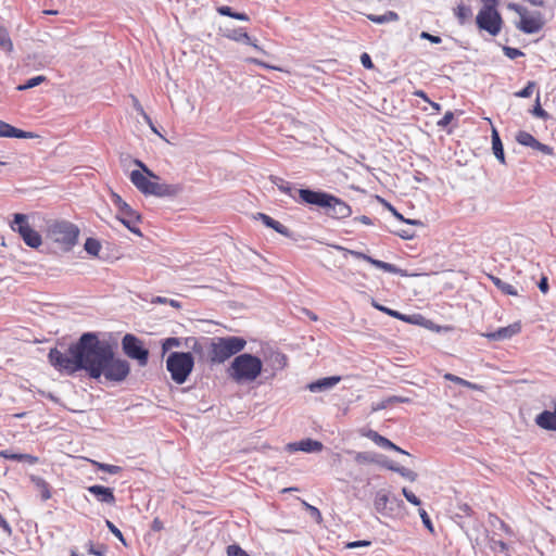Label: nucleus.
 Instances as JSON below:
<instances>
[{
    "mask_svg": "<svg viewBox=\"0 0 556 556\" xmlns=\"http://www.w3.org/2000/svg\"><path fill=\"white\" fill-rule=\"evenodd\" d=\"M323 447L324 445L320 441L309 438L287 444V451L289 452L302 451L305 453H315L320 452Z\"/></svg>",
    "mask_w": 556,
    "mask_h": 556,
    "instance_id": "dca6fc26",
    "label": "nucleus"
},
{
    "mask_svg": "<svg viewBox=\"0 0 556 556\" xmlns=\"http://www.w3.org/2000/svg\"><path fill=\"white\" fill-rule=\"evenodd\" d=\"M45 80H46V77L42 75L31 77L24 85H20L17 87V90H27V89L34 88V87L40 85Z\"/></svg>",
    "mask_w": 556,
    "mask_h": 556,
    "instance_id": "4c0bfd02",
    "label": "nucleus"
},
{
    "mask_svg": "<svg viewBox=\"0 0 556 556\" xmlns=\"http://www.w3.org/2000/svg\"><path fill=\"white\" fill-rule=\"evenodd\" d=\"M0 48L8 52L13 49V43L10 39L9 33L2 26H0Z\"/></svg>",
    "mask_w": 556,
    "mask_h": 556,
    "instance_id": "f704fd0d",
    "label": "nucleus"
},
{
    "mask_svg": "<svg viewBox=\"0 0 556 556\" xmlns=\"http://www.w3.org/2000/svg\"><path fill=\"white\" fill-rule=\"evenodd\" d=\"M420 38L425 39V40H428V41H430L432 43H435V45H438V43H440L442 41L440 36L432 35V34H430L428 31H421Z\"/></svg>",
    "mask_w": 556,
    "mask_h": 556,
    "instance_id": "680f3d73",
    "label": "nucleus"
},
{
    "mask_svg": "<svg viewBox=\"0 0 556 556\" xmlns=\"http://www.w3.org/2000/svg\"><path fill=\"white\" fill-rule=\"evenodd\" d=\"M299 203L315 206L332 219H345L352 215V207L342 199L323 191L309 188L299 190Z\"/></svg>",
    "mask_w": 556,
    "mask_h": 556,
    "instance_id": "f03ea898",
    "label": "nucleus"
},
{
    "mask_svg": "<svg viewBox=\"0 0 556 556\" xmlns=\"http://www.w3.org/2000/svg\"><path fill=\"white\" fill-rule=\"evenodd\" d=\"M92 464H93V466L97 467V469H99L101 471H104V472H108L110 475H117V473H119L122 471V467L116 466V465L99 463V462H96V460H92Z\"/></svg>",
    "mask_w": 556,
    "mask_h": 556,
    "instance_id": "c9c22d12",
    "label": "nucleus"
},
{
    "mask_svg": "<svg viewBox=\"0 0 556 556\" xmlns=\"http://www.w3.org/2000/svg\"><path fill=\"white\" fill-rule=\"evenodd\" d=\"M263 362L253 354L243 353L235 356L228 368L229 377L238 382H252L262 374Z\"/></svg>",
    "mask_w": 556,
    "mask_h": 556,
    "instance_id": "20e7f679",
    "label": "nucleus"
},
{
    "mask_svg": "<svg viewBox=\"0 0 556 556\" xmlns=\"http://www.w3.org/2000/svg\"><path fill=\"white\" fill-rule=\"evenodd\" d=\"M516 141L521 146L530 147L533 149L538 139L534 136H532L530 132L520 130L516 135Z\"/></svg>",
    "mask_w": 556,
    "mask_h": 556,
    "instance_id": "473e14b6",
    "label": "nucleus"
},
{
    "mask_svg": "<svg viewBox=\"0 0 556 556\" xmlns=\"http://www.w3.org/2000/svg\"><path fill=\"white\" fill-rule=\"evenodd\" d=\"M341 380L340 376H330L311 382L307 388L311 392H323L330 390Z\"/></svg>",
    "mask_w": 556,
    "mask_h": 556,
    "instance_id": "4be33fe9",
    "label": "nucleus"
},
{
    "mask_svg": "<svg viewBox=\"0 0 556 556\" xmlns=\"http://www.w3.org/2000/svg\"><path fill=\"white\" fill-rule=\"evenodd\" d=\"M105 526L106 528L110 530V532L116 538L118 539L123 545L127 546V542L123 535V533L121 532V530L109 519L105 520Z\"/></svg>",
    "mask_w": 556,
    "mask_h": 556,
    "instance_id": "58836bf2",
    "label": "nucleus"
},
{
    "mask_svg": "<svg viewBox=\"0 0 556 556\" xmlns=\"http://www.w3.org/2000/svg\"><path fill=\"white\" fill-rule=\"evenodd\" d=\"M372 306L382 312V313H386L387 315L393 317V318H396L399 320H403V321H406V323H410V324H414L415 321L413 320V318L415 317V315H404L402 313H400L399 311H394V309H391L384 305H381L379 304L378 302H376L375 300H372Z\"/></svg>",
    "mask_w": 556,
    "mask_h": 556,
    "instance_id": "b1692460",
    "label": "nucleus"
},
{
    "mask_svg": "<svg viewBox=\"0 0 556 556\" xmlns=\"http://www.w3.org/2000/svg\"><path fill=\"white\" fill-rule=\"evenodd\" d=\"M361 63L362 65L366 68V70H372L374 68V63L371 61V58L368 53L364 52L362 55H361Z\"/></svg>",
    "mask_w": 556,
    "mask_h": 556,
    "instance_id": "69168bd1",
    "label": "nucleus"
},
{
    "mask_svg": "<svg viewBox=\"0 0 556 556\" xmlns=\"http://www.w3.org/2000/svg\"><path fill=\"white\" fill-rule=\"evenodd\" d=\"M11 229L17 232L29 248L37 249L42 243L40 233L30 227L28 216L25 214L15 213L13 215Z\"/></svg>",
    "mask_w": 556,
    "mask_h": 556,
    "instance_id": "6e6552de",
    "label": "nucleus"
},
{
    "mask_svg": "<svg viewBox=\"0 0 556 556\" xmlns=\"http://www.w3.org/2000/svg\"><path fill=\"white\" fill-rule=\"evenodd\" d=\"M339 250H343L345 251L346 253L351 254L352 256H354L355 258H358V260H363V261H366L369 263V260L371 256L363 253V252H359V251H354V250H349V249H344L342 247H337Z\"/></svg>",
    "mask_w": 556,
    "mask_h": 556,
    "instance_id": "603ef678",
    "label": "nucleus"
},
{
    "mask_svg": "<svg viewBox=\"0 0 556 556\" xmlns=\"http://www.w3.org/2000/svg\"><path fill=\"white\" fill-rule=\"evenodd\" d=\"M247 340L242 337H215L210 340L207 357L211 364H223L244 350Z\"/></svg>",
    "mask_w": 556,
    "mask_h": 556,
    "instance_id": "7ed1b4c3",
    "label": "nucleus"
},
{
    "mask_svg": "<svg viewBox=\"0 0 556 556\" xmlns=\"http://www.w3.org/2000/svg\"><path fill=\"white\" fill-rule=\"evenodd\" d=\"M308 514L317 523H321L323 516H321L320 510L317 507L308 506Z\"/></svg>",
    "mask_w": 556,
    "mask_h": 556,
    "instance_id": "bf43d9fd",
    "label": "nucleus"
},
{
    "mask_svg": "<svg viewBox=\"0 0 556 556\" xmlns=\"http://www.w3.org/2000/svg\"><path fill=\"white\" fill-rule=\"evenodd\" d=\"M349 454L354 456V460L359 465L365 464H377L378 463V453L376 452H355L348 451Z\"/></svg>",
    "mask_w": 556,
    "mask_h": 556,
    "instance_id": "a878e982",
    "label": "nucleus"
},
{
    "mask_svg": "<svg viewBox=\"0 0 556 556\" xmlns=\"http://www.w3.org/2000/svg\"><path fill=\"white\" fill-rule=\"evenodd\" d=\"M535 86V81L530 80L528 81L526 87L522 88L520 91L516 92L515 96L518 98H529L532 96Z\"/></svg>",
    "mask_w": 556,
    "mask_h": 556,
    "instance_id": "37998d69",
    "label": "nucleus"
},
{
    "mask_svg": "<svg viewBox=\"0 0 556 556\" xmlns=\"http://www.w3.org/2000/svg\"><path fill=\"white\" fill-rule=\"evenodd\" d=\"M0 137L30 139L35 138L36 135L34 132L22 130L3 121H0Z\"/></svg>",
    "mask_w": 556,
    "mask_h": 556,
    "instance_id": "f3484780",
    "label": "nucleus"
},
{
    "mask_svg": "<svg viewBox=\"0 0 556 556\" xmlns=\"http://www.w3.org/2000/svg\"><path fill=\"white\" fill-rule=\"evenodd\" d=\"M444 379L445 380H448L451 382H454L456 384H459V386H463V387H466L468 389H471V390H481V386L477 384V383H473V382H470L468 380H465L456 375H453V374H445L444 375Z\"/></svg>",
    "mask_w": 556,
    "mask_h": 556,
    "instance_id": "2f4dec72",
    "label": "nucleus"
},
{
    "mask_svg": "<svg viewBox=\"0 0 556 556\" xmlns=\"http://www.w3.org/2000/svg\"><path fill=\"white\" fill-rule=\"evenodd\" d=\"M402 493L403 495L405 496V498L413 505L415 506H420L421 505V501L419 500V497H417L412 491H409L408 489L406 488H403L402 489Z\"/></svg>",
    "mask_w": 556,
    "mask_h": 556,
    "instance_id": "09e8293b",
    "label": "nucleus"
},
{
    "mask_svg": "<svg viewBox=\"0 0 556 556\" xmlns=\"http://www.w3.org/2000/svg\"><path fill=\"white\" fill-rule=\"evenodd\" d=\"M369 264L391 274H400L402 276L404 275V271L401 268L396 267L395 265L380 260H376L374 257H370Z\"/></svg>",
    "mask_w": 556,
    "mask_h": 556,
    "instance_id": "c756f323",
    "label": "nucleus"
},
{
    "mask_svg": "<svg viewBox=\"0 0 556 556\" xmlns=\"http://www.w3.org/2000/svg\"><path fill=\"white\" fill-rule=\"evenodd\" d=\"M370 545H371L370 541L359 540V541L349 542L346 544V547L348 548H357V547H367V546H370Z\"/></svg>",
    "mask_w": 556,
    "mask_h": 556,
    "instance_id": "338daca9",
    "label": "nucleus"
},
{
    "mask_svg": "<svg viewBox=\"0 0 556 556\" xmlns=\"http://www.w3.org/2000/svg\"><path fill=\"white\" fill-rule=\"evenodd\" d=\"M182 344V341L180 338L176 337H169L162 341V352L166 353L173 348H179Z\"/></svg>",
    "mask_w": 556,
    "mask_h": 556,
    "instance_id": "e433bc0d",
    "label": "nucleus"
},
{
    "mask_svg": "<svg viewBox=\"0 0 556 556\" xmlns=\"http://www.w3.org/2000/svg\"><path fill=\"white\" fill-rule=\"evenodd\" d=\"M476 24L480 30H485L491 36H497L503 26L501 13L493 5L482 7L476 16Z\"/></svg>",
    "mask_w": 556,
    "mask_h": 556,
    "instance_id": "1a4fd4ad",
    "label": "nucleus"
},
{
    "mask_svg": "<svg viewBox=\"0 0 556 556\" xmlns=\"http://www.w3.org/2000/svg\"><path fill=\"white\" fill-rule=\"evenodd\" d=\"M0 456L5 459H12V460L20 462L21 453H13L10 450H4V451L0 452Z\"/></svg>",
    "mask_w": 556,
    "mask_h": 556,
    "instance_id": "e2e57ef3",
    "label": "nucleus"
},
{
    "mask_svg": "<svg viewBox=\"0 0 556 556\" xmlns=\"http://www.w3.org/2000/svg\"><path fill=\"white\" fill-rule=\"evenodd\" d=\"M489 278L494 283V286L497 289H500L504 294L513 295V296L518 295V290L513 285H510L506 281H503L501 278L493 276V275H489Z\"/></svg>",
    "mask_w": 556,
    "mask_h": 556,
    "instance_id": "bb28decb",
    "label": "nucleus"
},
{
    "mask_svg": "<svg viewBox=\"0 0 556 556\" xmlns=\"http://www.w3.org/2000/svg\"><path fill=\"white\" fill-rule=\"evenodd\" d=\"M130 181L132 185L144 195H151L154 188L155 181H151L146 174L139 169H135L130 173Z\"/></svg>",
    "mask_w": 556,
    "mask_h": 556,
    "instance_id": "2eb2a0df",
    "label": "nucleus"
},
{
    "mask_svg": "<svg viewBox=\"0 0 556 556\" xmlns=\"http://www.w3.org/2000/svg\"><path fill=\"white\" fill-rule=\"evenodd\" d=\"M521 331L520 321L513 323L506 327L498 328L495 331L488 332L484 334L490 341H504L513 338Z\"/></svg>",
    "mask_w": 556,
    "mask_h": 556,
    "instance_id": "4468645a",
    "label": "nucleus"
},
{
    "mask_svg": "<svg viewBox=\"0 0 556 556\" xmlns=\"http://www.w3.org/2000/svg\"><path fill=\"white\" fill-rule=\"evenodd\" d=\"M545 24L546 21L542 12H530L527 10V13L520 16V21L516 24V27L523 34L531 35L541 31Z\"/></svg>",
    "mask_w": 556,
    "mask_h": 556,
    "instance_id": "f8f14e48",
    "label": "nucleus"
},
{
    "mask_svg": "<svg viewBox=\"0 0 556 556\" xmlns=\"http://www.w3.org/2000/svg\"><path fill=\"white\" fill-rule=\"evenodd\" d=\"M377 465H379L380 467L386 468L388 470L394 471V472L399 466L396 463L388 459L386 456H383L381 454L378 455Z\"/></svg>",
    "mask_w": 556,
    "mask_h": 556,
    "instance_id": "79ce46f5",
    "label": "nucleus"
},
{
    "mask_svg": "<svg viewBox=\"0 0 556 556\" xmlns=\"http://www.w3.org/2000/svg\"><path fill=\"white\" fill-rule=\"evenodd\" d=\"M531 113L539 118L547 119L549 117L548 113L541 106L540 103V94L536 97L535 105L531 110Z\"/></svg>",
    "mask_w": 556,
    "mask_h": 556,
    "instance_id": "ea45409f",
    "label": "nucleus"
},
{
    "mask_svg": "<svg viewBox=\"0 0 556 556\" xmlns=\"http://www.w3.org/2000/svg\"><path fill=\"white\" fill-rule=\"evenodd\" d=\"M122 350L131 359L138 362V365L144 367L149 362V350L143 342L132 333H126L122 339Z\"/></svg>",
    "mask_w": 556,
    "mask_h": 556,
    "instance_id": "9d476101",
    "label": "nucleus"
},
{
    "mask_svg": "<svg viewBox=\"0 0 556 556\" xmlns=\"http://www.w3.org/2000/svg\"><path fill=\"white\" fill-rule=\"evenodd\" d=\"M84 248L88 254L97 256L101 250V243L98 239L87 238Z\"/></svg>",
    "mask_w": 556,
    "mask_h": 556,
    "instance_id": "72a5a7b5",
    "label": "nucleus"
},
{
    "mask_svg": "<svg viewBox=\"0 0 556 556\" xmlns=\"http://www.w3.org/2000/svg\"><path fill=\"white\" fill-rule=\"evenodd\" d=\"M269 180L273 185H275L281 192L286 189L289 181L285 180L283 178L275 175L269 176Z\"/></svg>",
    "mask_w": 556,
    "mask_h": 556,
    "instance_id": "3c124183",
    "label": "nucleus"
},
{
    "mask_svg": "<svg viewBox=\"0 0 556 556\" xmlns=\"http://www.w3.org/2000/svg\"><path fill=\"white\" fill-rule=\"evenodd\" d=\"M222 35L230 40L237 41V42H243L247 45L252 46L255 50L261 51L263 53L264 50L261 49L256 43L255 40H253L249 34L243 28H220Z\"/></svg>",
    "mask_w": 556,
    "mask_h": 556,
    "instance_id": "ddd939ff",
    "label": "nucleus"
},
{
    "mask_svg": "<svg viewBox=\"0 0 556 556\" xmlns=\"http://www.w3.org/2000/svg\"><path fill=\"white\" fill-rule=\"evenodd\" d=\"M454 14L457 17L458 23L464 25L472 16V10L470 7L460 3L454 10Z\"/></svg>",
    "mask_w": 556,
    "mask_h": 556,
    "instance_id": "7c9ffc66",
    "label": "nucleus"
},
{
    "mask_svg": "<svg viewBox=\"0 0 556 556\" xmlns=\"http://www.w3.org/2000/svg\"><path fill=\"white\" fill-rule=\"evenodd\" d=\"M30 481L40 491L41 500L43 502L51 497L50 485L43 478L39 476H30Z\"/></svg>",
    "mask_w": 556,
    "mask_h": 556,
    "instance_id": "cd10ccee",
    "label": "nucleus"
},
{
    "mask_svg": "<svg viewBox=\"0 0 556 556\" xmlns=\"http://www.w3.org/2000/svg\"><path fill=\"white\" fill-rule=\"evenodd\" d=\"M88 552L92 555H96V556H105V553H106V546L105 545H100L99 547H94L92 542H89L88 543Z\"/></svg>",
    "mask_w": 556,
    "mask_h": 556,
    "instance_id": "864d4df0",
    "label": "nucleus"
},
{
    "mask_svg": "<svg viewBox=\"0 0 556 556\" xmlns=\"http://www.w3.org/2000/svg\"><path fill=\"white\" fill-rule=\"evenodd\" d=\"M48 361L61 374L73 376L84 370L96 380L103 376L108 381L122 382L130 372L129 363L115 357L113 348L100 341L97 332H84L65 352L58 348L50 349Z\"/></svg>",
    "mask_w": 556,
    "mask_h": 556,
    "instance_id": "f257e3e1",
    "label": "nucleus"
},
{
    "mask_svg": "<svg viewBox=\"0 0 556 556\" xmlns=\"http://www.w3.org/2000/svg\"><path fill=\"white\" fill-rule=\"evenodd\" d=\"M112 201L118 208L117 219L132 233L141 237V230L137 224L141 222V215L135 211L122 197L115 192L112 193Z\"/></svg>",
    "mask_w": 556,
    "mask_h": 556,
    "instance_id": "0eeeda50",
    "label": "nucleus"
},
{
    "mask_svg": "<svg viewBox=\"0 0 556 556\" xmlns=\"http://www.w3.org/2000/svg\"><path fill=\"white\" fill-rule=\"evenodd\" d=\"M255 218L262 220V223L266 227L274 229L276 232H278L287 238L291 237L290 229L288 227H286L285 225H282L281 223H279L278 220L270 217L269 215L264 214V213H257Z\"/></svg>",
    "mask_w": 556,
    "mask_h": 556,
    "instance_id": "412c9836",
    "label": "nucleus"
},
{
    "mask_svg": "<svg viewBox=\"0 0 556 556\" xmlns=\"http://www.w3.org/2000/svg\"><path fill=\"white\" fill-rule=\"evenodd\" d=\"M534 150L540 151L541 153L545 155H553L554 149L545 143L540 142L539 140L535 142V146L533 147Z\"/></svg>",
    "mask_w": 556,
    "mask_h": 556,
    "instance_id": "5fc2aeb1",
    "label": "nucleus"
},
{
    "mask_svg": "<svg viewBox=\"0 0 556 556\" xmlns=\"http://www.w3.org/2000/svg\"><path fill=\"white\" fill-rule=\"evenodd\" d=\"M367 18L376 24H384L389 22H395L399 21L400 16L394 11H387L384 14L376 15V14H368Z\"/></svg>",
    "mask_w": 556,
    "mask_h": 556,
    "instance_id": "c85d7f7f",
    "label": "nucleus"
},
{
    "mask_svg": "<svg viewBox=\"0 0 556 556\" xmlns=\"http://www.w3.org/2000/svg\"><path fill=\"white\" fill-rule=\"evenodd\" d=\"M131 98H132V103H134L135 110L143 117V119L148 124H151V117L146 113V111L143 110V108L140 104L139 100L136 97H134V96Z\"/></svg>",
    "mask_w": 556,
    "mask_h": 556,
    "instance_id": "8fccbe9b",
    "label": "nucleus"
},
{
    "mask_svg": "<svg viewBox=\"0 0 556 556\" xmlns=\"http://www.w3.org/2000/svg\"><path fill=\"white\" fill-rule=\"evenodd\" d=\"M492 150L495 155V157L502 163L505 164V153H504V147L500 137L498 131L495 127L492 128Z\"/></svg>",
    "mask_w": 556,
    "mask_h": 556,
    "instance_id": "5701e85b",
    "label": "nucleus"
},
{
    "mask_svg": "<svg viewBox=\"0 0 556 556\" xmlns=\"http://www.w3.org/2000/svg\"><path fill=\"white\" fill-rule=\"evenodd\" d=\"M535 422L545 430L556 431V400L554 401V410H543L536 416Z\"/></svg>",
    "mask_w": 556,
    "mask_h": 556,
    "instance_id": "6ab92c4d",
    "label": "nucleus"
},
{
    "mask_svg": "<svg viewBox=\"0 0 556 556\" xmlns=\"http://www.w3.org/2000/svg\"><path fill=\"white\" fill-rule=\"evenodd\" d=\"M362 435L368 438L375 444H377L378 446H380L382 448L389 450V447H394V443L392 441H390L388 438L379 434L375 430L369 429V430L363 432Z\"/></svg>",
    "mask_w": 556,
    "mask_h": 556,
    "instance_id": "393cba45",
    "label": "nucleus"
},
{
    "mask_svg": "<svg viewBox=\"0 0 556 556\" xmlns=\"http://www.w3.org/2000/svg\"><path fill=\"white\" fill-rule=\"evenodd\" d=\"M182 190H184V187L179 184L168 185V184L155 182L151 195H155L159 198L176 197L179 193H181Z\"/></svg>",
    "mask_w": 556,
    "mask_h": 556,
    "instance_id": "aec40b11",
    "label": "nucleus"
},
{
    "mask_svg": "<svg viewBox=\"0 0 556 556\" xmlns=\"http://www.w3.org/2000/svg\"><path fill=\"white\" fill-rule=\"evenodd\" d=\"M87 490L101 503L113 505L116 501L113 489L111 488L93 484L88 486Z\"/></svg>",
    "mask_w": 556,
    "mask_h": 556,
    "instance_id": "a211bd4d",
    "label": "nucleus"
},
{
    "mask_svg": "<svg viewBox=\"0 0 556 556\" xmlns=\"http://www.w3.org/2000/svg\"><path fill=\"white\" fill-rule=\"evenodd\" d=\"M507 8H508V10L514 11L515 13H517L519 15V17L521 15H525V13H527V10H528L526 7L520 5L518 3H514V2H509L507 4Z\"/></svg>",
    "mask_w": 556,
    "mask_h": 556,
    "instance_id": "4d7b16f0",
    "label": "nucleus"
},
{
    "mask_svg": "<svg viewBox=\"0 0 556 556\" xmlns=\"http://www.w3.org/2000/svg\"><path fill=\"white\" fill-rule=\"evenodd\" d=\"M274 362L278 364V368L282 369L287 366V356L282 353H276L274 356Z\"/></svg>",
    "mask_w": 556,
    "mask_h": 556,
    "instance_id": "0e129e2a",
    "label": "nucleus"
},
{
    "mask_svg": "<svg viewBox=\"0 0 556 556\" xmlns=\"http://www.w3.org/2000/svg\"><path fill=\"white\" fill-rule=\"evenodd\" d=\"M454 118V113L451 111H447L444 116L438 121L437 125L441 128H445Z\"/></svg>",
    "mask_w": 556,
    "mask_h": 556,
    "instance_id": "6e6d98bb",
    "label": "nucleus"
},
{
    "mask_svg": "<svg viewBox=\"0 0 556 556\" xmlns=\"http://www.w3.org/2000/svg\"><path fill=\"white\" fill-rule=\"evenodd\" d=\"M538 288L544 294L548 292L549 286H548V279L546 276L541 277V279L538 282Z\"/></svg>",
    "mask_w": 556,
    "mask_h": 556,
    "instance_id": "774afa93",
    "label": "nucleus"
},
{
    "mask_svg": "<svg viewBox=\"0 0 556 556\" xmlns=\"http://www.w3.org/2000/svg\"><path fill=\"white\" fill-rule=\"evenodd\" d=\"M418 513H419V516L421 518V521L424 523V526L431 532L433 533V525H432V521L428 515V513L424 509V508H419L418 509Z\"/></svg>",
    "mask_w": 556,
    "mask_h": 556,
    "instance_id": "de8ad7c7",
    "label": "nucleus"
},
{
    "mask_svg": "<svg viewBox=\"0 0 556 556\" xmlns=\"http://www.w3.org/2000/svg\"><path fill=\"white\" fill-rule=\"evenodd\" d=\"M395 472L401 475L403 478L409 480L410 482L416 481L418 477V475L415 471L400 465L397 466Z\"/></svg>",
    "mask_w": 556,
    "mask_h": 556,
    "instance_id": "a19ab883",
    "label": "nucleus"
},
{
    "mask_svg": "<svg viewBox=\"0 0 556 556\" xmlns=\"http://www.w3.org/2000/svg\"><path fill=\"white\" fill-rule=\"evenodd\" d=\"M374 506L382 516L394 517L404 508V502L397 496L390 495L384 490H380L375 495Z\"/></svg>",
    "mask_w": 556,
    "mask_h": 556,
    "instance_id": "9b49d317",
    "label": "nucleus"
},
{
    "mask_svg": "<svg viewBox=\"0 0 556 556\" xmlns=\"http://www.w3.org/2000/svg\"><path fill=\"white\" fill-rule=\"evenodd\" d=\"M227 556H250L244 549L237 544L227 546Z\"/></svg>",
    "mask_w": 556,
    "mask_h": 556,
    "instance_id": "49530a36",
    "label": "nucleus"
},
{
    "mask_svg": "<svg viewBox=\"0 0 556 556\" xmlns=\"http://www.w3.org/2000/svg\"><path fill=\"white\" fill-rule=\"evenodd\" d=\"M216 11L218 14L223 15V16H229L231 18H233L235 16V11L228 7V5H220V7H217L216 8Z\"/></svg>",
    "mask_w": 556,
    "mask_h": 556,
    "instance_id": "052dcab7",
    "label": "nucleus"
},
{
    "mask_svg": "<svg viewBox=\"0 0 556 556\" xmlns=\"http://www.w3.org/2000/svg\"><path fill=\"white\" fill-rule=\"evenodd\" d=\"M299 190L300 189L296 190L293 187V185L291 182H289L288 186L286 187V189L283 190V193L288 194L290 198H292L293 200H295L299 203Z\"/></svg>",
    "mask_w": 556,
    "mask_h": 556,
    "instance_id": "13d9d810",
    "label": "nucleus"
},
{
    "mask_svg": "<svg viewBox=\"0 0 556 556\" xmlns=\"http://www.w3.org/2000/svg\"><path fill=\"white\" fill-rule=\"evenodd\" d=\"M49 231L54 242L62 244L65 251L72 250L79 236V228L66 220L54 223Z\"/></svg>",
    "mask_w": 556,
    "mask_h": 556,
    "instance_id": "423d86ee",
    "label": "nucleus"
},
{
    "mask_svg": "<svg viewBox=\"0 0 556 556\" xmlns=\"http://www.w3.org/2000/svg\"><path fill=\"white\" fill-rule=\"evenodd\" d=\"M134 164L137 165L140 168V172L146 174L148 177L153 179H159L160 177L152 172L142 161L135 159Z\"/></svg>",
    "mask_w": 556,
    "mask_h": 556,
    "instance_id": "c03bdc74",
    "label": "nucleus"
},
{
    "mask_svg": "<svg viewBox=\"0 0 556 556\" xmlns=\"http://www.w3.org/2000/svg\"><path fill=\"white\" fill-rule=\"evenodd\" d=\"M503 52L510 60H515V59L523 55V52L521 50H519L517 48H511L508 46L503 47Z\"/></svg>",
    "mask_w": 556,
    "mask_h": 556,
    "instance_id": "a18cd8bd",
    "label": "nucleus"
},
{
    "mask_svg": "<svg viewBox=\"0 0 556 556\" xmlns=\"http://www.w3.org/2000/svg\"><path fill=\"white\" fill-rule=\"evenodd\" d=\"M194 367V357L190 352H172L166 359V368L177 384L187 381Z\"/></svg>",
    "mask_w": 556,
    "mask_h": 556,
    "instance_id": "39448f33",
    "label": "nucleus"
}]
</instances>
